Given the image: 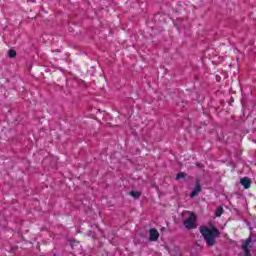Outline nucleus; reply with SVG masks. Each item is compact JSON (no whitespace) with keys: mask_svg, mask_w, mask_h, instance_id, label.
<instances>
[{"mask_svg":"<svg viewBox=\"0 0 256 256\" xmlns=\"http://www.w3.org/2000/svg\"><path fill=\"white\" fill-rule=\"evenodd\" d=\"M200 233L204 237L208 247H213V245H215V239L220 235L219 229L216 227L210 229L207 226H201Z\"/></svg>","mask_w":256,"mask_h":256,"instance_id":"f257e3e1","label":"nucleus"},{"mask_svg":"<svg viewBox=\"0 0 256 256\" xmlns=\"http://www.w3.org/2000/svg\"><path fill=\"white\" fill-rule=\"evenodd\" d=\"M253 247V238L249 236L246 240L242 242V251L244 256H251V249Z\"/></svg>","mask_w":256,"mask_h":256,"instance_id":"f03ea898","label":"nucleus"},{"mask_svg":"<svg viewBox=\"0 0 256 256\" xmlns=\"http://www.w3.org/2000/svg\"><path fill=\"white\" fill-rule=\"evenodd\" d=\"M197 216L195 213H190V216L184 221V227L186 229H197Z\"/></svg>","mask_w":256,"mask_h":256,"instance_id":"7ed1b4c3","label":"nucleus"},{"mask_svg":"<svg viewBox=\"0 0 256 256\" xmlns=\"http://www.w3.org/2000/svg\"><path fill=\"white\" fill-rule=\"evenodd\" d=\"M150 241H157L159 239V231L155 228H151L149 232Z\"/></svg>","mask_w":256,"mask_h":256,"instance_id":"20e7f679","label":"nucleus"},{"mask_svg":"<svg viewBox=\"0 0 256 256\" xmlns=\"http://www.w3.org/2000/svg\"><path fill=\"white\" fill-rule=\"evenodd\" d=\"M240 184L244 186V189H249L251 187V179L244 177L240 180Z\"/></svg>","mask_w":256,"mask_h":256,"instance_id":"39448f33","label":"nucleus"},{"mask_svg":"<svg viewBox=\"0 0 256 256\" xmlns=\"http://www.w3.org/2000/svg\"><path fill=\"white\" fill-rule=\"evenodd\" d=\"M198 193H201V185H199V183L195 185L194 190L190 194L191 199H193V197H197Z\"/></svg>","mask_w":256,"mask_h":256,"instance_id":"423d86ee","label":"nucleus"},{"mask_svg":"<svg viewBox=\"0 0 256 256\" xmlns=\"http://www.w3.org/2000/svg\"><path fill=\"white\" fill-rule=\"evenodd\" d=\"M130 195L131 197H134V199H139V197H141V193L137 191H131Z\"/></svg>","mask_w":256,"mask_h":256,"instance_id":"0eeeda50","label":"nucleus"},{"mask_svg":"<svg viewBox=\"0 0 256 256\" xmlns=\"http://www.w3.org/2000/svg\"><path fill=\"white\" fill-rule=\"evenodd\" d=\"M223 215V207H218L215 212L216 217H221Z\"/></svg>","mask_w":256,"mask_h":256,"instance_id":"6e6552de","label":"nucleus"},{"mask_svg":"<svg viewBox=\"0 0 256 256\" xmlns=\"http://www.w3.org/2000/svg\"><path fill=\"white\" fill-rule=\"evenodd\" d=\"M9 57L13 58L17 56V51L15 50H9L8 52Z\"/></svg>","mask_w":256,"mask_h":256,"instance_id":"1a4fd4ad","label":"nucleus"},{"mask_svg":"<svg viewBox=\"0 0 256 256\" xmlns=\"http://www.w3.org/2000/svg\"><path fill=\"white\" fill-rule=\"evenodd\" d=\"M183 178H185V174L183 172L178 173L177 176H176L177 180L183 179Z\"/></svg>","mask_w":256,"mask_h":256,"instance_id":"9d476101","label":"nucleus"},{"mask_svg":"<svg viewBox=\"0 0 256 256\" xmlns=\"http://www.w3.org/2000/svg\"><path fill=\"white\" fill-rule=\"evenodd\" d=\"M196 167H201V163H196Z\"/></svg>","mask_w":256,"mask_h":256,"instance_id":"9b49d317","label":"nucleus"}]
</instances>
